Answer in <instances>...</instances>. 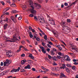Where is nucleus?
Here are the masks:
<instances>
[{
    "label": "nucleus",
    "mask_w": 78,
    "mask_h": 78,
    "mask_svg": "<svg viewBox=\"0 0 78 78\" xmlns=\"http://www.w3.org/2000/svg\"><path fill=\"white\" fill-rule=\"evenodd\" d=\"M27 62V60H22L21 62V64L22 65L25 63V62Z\"/></svg>",
    "instance_id": "19"
},
{
    "label": "nucleus",
    "mask_w": 78,
    "mask_h": 78,
    "mask_svg": "<svg viewBox=\"0 0 78 78\" xmlns=\"http://www.w3.org/2000/svg\"><path fill=\"white\" fill-rule=\"evenodd\" d=\"M60 75L61 76L60 77V78H62V77H65V76H66L62 73H60Z\"/></svg>",
    "instance_id": "21"
},
{
    "label": "nucleus",
    "mask_w": 78,
    "mask_h": 78,
    "mask_svg": "<svg viewBox=\"0 0 78 78\" xmlns=\"http://www.w3.org/2000/svg\"><path fill=\"white\" fill-rule=\"evenodd\" d=\"M48 58L49 59H51V56H50V55H48Z\"/></svg>",
    "instance_id": "41"
},
{
    "label": "nucleus",
    "mask_w": 78,
    "mask_h": 78,
    "mask_svg": "<svg viewBox=\"0 0 78 78\" xmlns=\"http://www.w3.org/2000/svg\"><path fill=\"white\" fill-rule=\"evenodd\" d=\"M66 70L68 73H70V69H69V68H66Z\"/></svg>",
    "instance_id": "20"
},
{
    "label": "nucleus",
    "mask_w": 78,
    "mask_h": 78,
    "mask_svg": "<svg viewBox=\"0 0 78 78\" xmlns=\"http://www.w3.org/2000/svg\"><path fill=\"white\" fill-rule=\"evenodd\" d=\"M11 40L12 41L8 40L7 41L9 42H14L16 41H19V40H18L16 37V35L13 36V38H12Z\"/></svg>",
    "instance_id": "2"
},
{
    "label": "nucleus",
    "mask_w": 78,
    "mask_h": 78,
    "mask_svg": "<svg viewBox=\"0 0 78 78\" xmlns=\"http://www.w3.org/2000/svg\"><path fill=\"white\" fill-rule=\"evenodd\" d=\"M62 67L66 68V65H65V64H62Z\"/></svg>",
    "instance_id": "53"
},
{
    "label": "nucleus",
    "mask_w": 78,
    "mask_h": 78,
    "mask_svg": "<svg viewBox=\"0 0 78 78\" xmlns=\"http://www.w3.org/2000/svg\"><path fill=\"white\" fill-rule=\"evenodd\" d=\"M29 28L30 30H32V28L31 27V26H29Z\"/></svg>",
    "instance_id": "57"
},
{
    "label": "nucleus",
    "mask_w": 78,
    "mask_h": 78,
    "mask_svg": "<svg viewBox=\"0 0 78 78\" xmlns=\"http://www.w3.org/2000/svg\"><path fill=\"white\" fill-rule=\"evenodd\" d=\"M25 56V55L24 54H23L22 55H21V57H24V56Z\"/></svg>",
    "instance_id": "51"
},
{
    "label": "nucleus",
    "mask_w": 78,
    "mask_h": 78,
    "mask_svg": "<svg viewBox=\"0 0 78 78\" xmlns=\"http://www.w3.org/2000/svg\"><path fill=\"white\" fill-rule=\"evenodd\" d=\"M37 41H40V38H37Z\"/></svg>",
    "instance_id": "59"
},
{
    "label": "nucleus",
    "mask_w": 78,
    "mask_h": 78,
    "mask_svg": "<svg viewBox=\"0 0 78 78\" xmlns=\"http://www.w3.org/2000/svg\"><path fill=\"white\" fill-rule=\"evenodd\" d=\"M51 75H52V76H54V75H56V74L53 73L52 72L50 73Z\"/></svg>",
    "instance_id": "28"
},
{
    "label": "nucleus",
    "mask_w": 78,
    "mask_h": 78,
    "mask_svg": "<svg viewBox=\"0 0 78 78\" xmlns=\"http://www.w3.org/2000/svg\"><path fill=\"white\" fill-rule=\"evenodd\" d=\"M25 22L27 23L28 24V20H27V19H26L25 20Z\"/></svg>",
    "instance_id": "47"
},
{
    "label": "nucleus",
    "mask_w": 78,
    "mask_h": 78,
    "mask_svg": "<svg viewBox=\"0 0 78 78\" xmlns=\"http://www.w3.org/2000/svg\"><path fill=\"white\" fill-rule=\"evenodd\" d=\"M38 19L39 20V21L40 22V24L44 23H45V20L43 17L41 18L40 16H39Z\"/></svg>",
    "instance_id": "3"
},
{
    "label": "nucleus",
    "mask_w": 78,
    "mask_h": 78,
    "mask_svg": "<svg viewBox=\"0 0 78 78\" xmlns=\"http://www.w3.org/2000/svg\"><path fill=\"white\" fill-rule=\"evenodd\" d=\"M48 43L49 44H50V45H52L53 44V43H51V42H49Z\"/></svg>",
    "instance_id": "64"
},
{
    "label": "nucleus",
    "mask_w": 78,
    "mask_h": 78,
    "mask_svg": "<svg viewBox=\"0 0 78 78\" xmlns=\"http://www.w3.org/2000/svg\"><path fill=\"white\" fill-rule=\"evenodd\" d=\"M40 32H41V33L42 34H43V35H45V33H44V32H43V31L41 30L40 31Z\"/></svg>",
    "instance_id": "55"
},
{
    "label": "nucleus",
    "mask_w": 78,
    "mask_h": 78,
    "mask_svg": "<svg viewBox=\"0 0 78 78\" xmlns=\"http://www.w3.org/2000/svg\"><path fill=\"white\" fill-rule=\"evenodd\" d=\"M21 51V49L19 48V50H18L16 51V53H19V51Z\"/></svg>",
    "instance_id": "46"
},
{
    "label": "nucleus",
    "mask_w": 78,
    "mask_h": 78,
    "mask_svg": "<svg viewBox=\"0 0 78 78\" xmlns=\"http://www.w3.org/2000/svg\"><path fill=\"white\" fill-rule=\"evenodd\" d=\"M21 72H25V70H24L23 69H21L20 70Z\"/></svg>",
    "instance_id": "31"
},
{
    "label": "nucleus",
    "mask_w": 78,
    "mask_h": 78,
    "mask_svg": "<svg viewBox=\"0 0 78 78\" xmlns=\"http://www.w3.org/2000/svg\"><path fill=\"white\" fill-rule=\"evenodd\" d=\"M40 48L42 49V51L43 53H44V54H45V53H46V51H45V49L44 48V47H40Z\"/></svg>",
    "instance_id": "10"
},
{
    "label": "nucleus",
    "mask_w": 78,
    "mask_h": 78,
    "mask_svg": "<svg viewBox=\"0 0 78 78\" xmlns=\"http://www.w3.org/2000/svg\"><path fill=\"white\" fill-rule=\"evenodd\" d=\"M27 8V6L25 5H24L23 6L22 9H25Z\"/></svg>",
    "instance_id": "25"
},
{
    "label": "nucleus",
    "mask_w": 78,
    "mask_h": 78,
    "mask_svg": "<svg viewBox=\"0 0 78 78\" xmlns=\"http://www.w3.org/2000/svg\"><path fill=\"white\" fill-rule=\"evenodd\" d=\"M11 55H12V56L10 57H14V56H15V54L12 52Z\"/></svg>",
    "instance_id": "30"
},
{
    "label": "nucleus",
    "mask_w": 78,
    "mask_h": 78,
    "mask_svg": "<svg viewBox=\"0 0 78 78\" xmlns=\"http://www.w3.org/2000/svg\"><path fill=\"white\" fill-rule=\"evenodd\" d=\"M49 23H51L52 25H55V21L53 20L52 19H49Z\"/></svg>",
    "instance_id": "6"
},
{
    "label": "nucleus",
    "mask_w": 78,
    "mask_h": 78,
    "mask_svg": "<svg viewBox=\"0 0 78 78\" xmlns=\"http://www.w3.org/2000/svg\"><path fill=\"white\" fill-rule=\"evenodd\" d=\"M32 56L33 55H32L31 54H30L29 55V58H31Z\"/></svg>",
    "instance_id": "63"
},
{
    "label": "nucleus",
    "mask_w": 78,
    "mask_h": 78,
    "mask_svg": "<svg viewBox=\"0 0 78 78\" xmlns=\"http://www.w3.org/2000/svg\"><path fill=\"white\" fill-rule=\"evenodd\" d=\"M77 2H78V0L76 1L75 2L73 3L72 4L73 5H75V3H76Z\"/></svg>",
    "instance_id": "50"
},
{
    "label": "nucleus",
    "mask_w": 78,
    "mask_h": 78,
    "mask_svg": "<svg viewBox=\"0 0 78 78\" xmlns=\"http://www.w3.org/2000/svg\"><path fill=\"white\" fill-rule=\"evenodd\" d=\"M24 69H30L31 68H30V65H28L27 66H26L25 67Z\"/></svg>",
    "instance_id": "14"
},
{
    "label": "nucleus",
    "mask_w": 78,
    "mask_h": 78,
    "mask_svg": "<svg viewBox=\"0 0 78 78\" xmlns=\"http://www.w3.org/2000/svg\"><path fill=\"white\" fill-rule=\"evenodd\" d=\"M47 51H48V52H49L50 51V48H48L47 49Z\"/></svg>",
    "instance_id": "60"
},
{
    "label": "nucleus",
    "mask_w": 78,
    "mask_h": 78,
    "mask_svg": "<svg viewBox=\"0 0 78 78\" xmlns=\"http://www.w3.org/2000/svg\"><path fill=\"white\" fill-rule=\"evenodd\" d=\"M61 25L62 26L63 28H66V22H62L61 23Z\"/></svg>",
    "instance_id": "11"
},
{
    "label": "nucleus",
    "mask_w": 78,
    "mask_h": 78,
    "mask_svg": "<svg viewBox=\"0 0 78 78\" xmlns=\"http://www.w3.org/2000/svg\"><path fill=\"white\" fill-rule=\"evenodd\" d=\"M1 3L2 5H5V2H4L3 1L1 2Z\"/></svg>",
    "instance_id": "58"
},
{
    "label": "nucleus",
    "mask_w": 78,
    "mask_h": 78,
    "mask_svg": "<svg viewBox=\"0 0 78 78\" xmlns=\"http://www.w3.org/2000/svg\"><path fill=\"white\" fill-rule=\"evenodd\" d=\"M52 65L53 66H57L58 65V64H57V63H56V62H54L52 63Z\"/></svg>",
    "instance_id": "35"
},
{
    "label": "nucleus",
    "mask_w": 78,
    "mask_h": 78,
    "mask_svg": "<svg viewBox=\"0 0 78 78\" xmlns=\"http://www.w3.org/2000/svg\"><path fill=\"white\" fill-rule=\"evenodd\" d=\"M51 54V55H55V53L53 51H50Z\"/></svg>",
    "instance_id": "24"
},
{
    "label": "nucleus",
    "mask_w": 78,
    "mask_h": 78,
    "mask_svg": "<svg viewBox=\"0 0 78 78\" xmlns=\"http://www.w3.org/2000/svg\"><path fill=\"white\" fill-rule=\"evenodd\" d=\"M66 56H64V57H62V62H64L66 60Z\"/></svg>",
    "instance_id": "13"
},
{
    "label": "nucleus",
    "mask_w": 78,
    "mask_h": 78,
    "mask_svg": "<svg viewBox=\"0 0 78 78\" xmlns=\"http://www.w3.org/2000/svg\"><path fill=\"white\" fill-rule=\"evenodd\" d=\"M67 21L68 22H69V23H70V22H71V20L70 19H67Z\"/></svg>",
    "instance_id": "40"
},
{
    "label": "nucleus",
    "mask_w": 78,
    "mask_h": 78,
    "mask_svg": "<svg viewBox=\"0 0 78 78\" xmlns=\"http://www.w3.org/2000/svg\"><path fill=\"white\" fill-rule=\"evenodd\" d=\"M34 5V6H35L37 9H39L40 8H41V6L40 5L37 4L36 3H35Z\"/></svg>",
    "instance_id": "7"
},
{
    "label": "nucleus",
    "mask_w": 78,
    "mask_h": 78,
    "mask_svg": "<svg viewBox=\"0 0 78 78\" xmlns=\"http://www.w3.org/2000/svg\"><path fill=\"white\" fill-rule=\"evenodd\" d=\"M12 53V52L11 51H8L6 52V56L9 58H11V57L12 56V55H11Z\"/></svg>",
    "instance_id": "4"
},
{
    "label": "nucleus",
    "mask_w": 78,
    "mask_h": 78,
    "mask_svg": "<svg viewBox=\"0 0 78 78\" xmlns=\"http://www.w3.org/2000/svg\"><path fill=\"white\" fill-rule=\"evenodd\" d=\"M12 20L15 23L16 22V20L15 18Z\"/></svg>",
    "instance_id": "56"
},
{
    "label": "nucleus",
    "mask_w": 78,
    "mask_h": 78,
    "mask_svg": "<svg viewBox=\"0 0 78 78\" xmlns=\"http://www.w3.org/2000/svg\"><path fill=\"white\" fill-rule=\"evenodd\" d=\"M11 6L16 7V4H15L13 3L11 5Z\"/></svg>",
    "instance_id": "27"
},
{
    "label": "nucleus",
    "mask_w": 78,
    "mask_h": 78,
    "mask_svg": "<svg viewBox=\"0 0 78 78\" xmlns=\"http://www.w3.org/2000/svg\"><path fill=\"white\" fill-rule=\"evenodd\" d=\"M8 18H6V20H2V18H0V23L2 24V23H3V22H6H6H8Z\"/></svg>",
    "instance_id": "8"
},
{
    "label": "nucleus",
    "mask_w": 78,
    "mask_h": 78,
    "mask_svg": "<svg viewBox=\"0 0 78 78\" xmlns=\"http://www.w3.org/2000/svg\"><path fill=\"white\" fill-rule=\"evenodd\" d=\"M34 19L35 20H37V17L36 16H34Z\"/></svg>",
    "instance_id": "42"
},
{
    "label": "nucleus",
    "mask_w": 78,
    "mask_h": 78,
    "mask_svg": "<svg viewBox=\"0 0 78 78\" xmlns=\"http://www.w3.org/2000/svg\"><path fill=\"white\" fill-rule=\"evenodd\" d=\"M64 5L65 6H67L68 5V4H67V3L65 2L64 4Z\"/></svg>",
    "instance_id": "61"
},
{
    "label": "nucleus",
    "mask_w": 78,
    "mask_h": 78,
    "mask_svg": "<svg viewBox=\"0 0 78 78\" xmlns=\"http://www.w3.org/2000/svg\"><path fill=\"white\" fill-rule=\"evenodd\" d=\"M9 61H9V60L8 59L6 60L5 62L4 63V66H8L9 64H10Z\"/></svg>",
    "instance_id": "5"
},
{
    "label": "nucleus",
    "mask_w": 78,
    "mask_h": 78,
    "mask_svg": "<svg viewBox=\"0 0 78 78\" xmlns=\"http://www.w3.org/2000/svg\"><path fill=\"white\" fill-rule=\"evenodd\" d=\"M44 39H45V40H47V35H45L44 36Z\"/></svg>",
    "instance_id": "37"
},
{
    "label": "nucleus",
    "mask_w": 78,
    "mask_h": 78,
    "mask_svg": "<svg viewBox=\"0 0 78 78\" xmlns=\"http://www.w3.org/2000/svg\"><path fill=\"white\" fill-rule=\"evenodd\" d=\"M5 43L2 44L0 46H1L0 47L1 48L3 47H5V46H4V45H5Z\"/></svg>",
    "instance_id": "29"
},
{
    "label": "nucleus",
    "mask_w": 78,
    "mask_h": 78,
    "mask_svg": "<svg viewBox=\"0 0 78 78\" xmlns=\"http://www.w3.org/2000/svg\"><path fill=\"white\" fill-rule=\"evenodd\" d=\"M55 46L56 47H57V48H59V47H60V45H58V44H55Z\"/></svg>",
    "instance_id": "48"
},
{
    "label": "nucleus",
    "mask_w": 78,
    "mask_h": 78,
    "mask_svg": "<svg viewBox=\"0 0 78 78\" xmlns=\"http://www.w3.org/2000/svg\"><path fill=\"white\" fill-rule=\"evenodd\" d=\"M72 69L73 70H75V66H73L72 67Z\"/></svg>",
    "instance_id": "45"
},
{
    "label": "nucleus",
    "mask_w": 78,
    "mask_h": 78,
    "mask_svg": "<svg viewBox=\"0 0 78 78\" xmlns=\"http://www.w3.org/2000/svg\"><path fill=\"white\" fill-rule=\"evenodd\" d=\"M52 58L53 60H54V61H58V60L56 59H57V57H56V56H54V57H52Z\"/></svg>",
    "instance_id": "18"
},
{
    "label": "nucleus",
    "mask_w": 78,
    "mask_h": 78,
    "mask_svg": "<svg viewBox=\"0 0 78 78\" xmlns=\"http://www.w3.org/2000/svg\"><path fill=\"white\" fill-rule=\"evenodd\" d=\"M6 2L9 3H11V2L9 0H7Z\"/></svg>",
    "instance_id": "52"
},
{
    "label": "nucleus",
    "mask_w": 78,
    "mask_h": 78,
    "mask_svg": "<svg viewBox=\"0 0 78 78\" xmlns=\"http://www.w3.org/2000/svg\"><path fill=\"white\" fill-rule=\"evenodd\" d=\"M21 42L23 45H24V44H25V41H21Z\"/></svg>",
    "instance_id": "36"
},
{
    "label": "nucleus",
    "mask_w": 78,
    "mask_h": 78,
    "mask_svg": "<svg viewBox=\"0 0 78 78\" xmlns=\"http://www.w3.org/2000/svg\"><path fill=\"white\" fill-rule=\"evenodd\" d=\"M19 70H20V67H19L18 69H13L12 70L11 72H19Z\"/></svg>",
    "instance_id": "9"
},
{
    "label": "nucleus",
    "mask_w": 78,
    "mask_h": 78,
    "mask_svg": "<svg viewBox=\"0 0 78 78\" xmlns=\"http://www.w3.org/2000/svg\"><path fill=\"white\" fill-rule=\"evenodd\" d=\"M41 68L43 70H45V71H47V72H48V69L45 68L43 66H42Z\"/></svg>",
    "instance_id": "17"
},
{
    "label": "nucleus",
    "mask_w": 78,
    "mask_h": 78,
    "mask_svg": "<svg viewBox=\"0 0 78 78\" xmlns=\"http://www.w3.org/2000/svg\"><path fill=\"white\" fill-rule=\"evenodd\" d=\"M51 70H52V71H55V70H56V67H53L51 68Z\"/></svg>",
    "instance_id": "22"
},
{
    "label": "nucleus",
    "mask_w": 78,
    "mask_h": 78,
    "mask_svg": "<svg viewBox=\"0 0 78 78\" xmlns=\"http://www.w3.org/2000/svg\"><path fill=\"white\" fill-rule=\"evenodd\" d=\"M16 10H13L12 11V13H16Z\"/></svg>",
    "instance_id": "34"
},
{
    "label": "nucleus",
    "mask_w": 78,
    "mask_h": 78,
    "mask_svg": "<svg viewBox=\"0 0 78 78\" xmlns=\"http://www.w3.org/2000/svg\"><path fill=\"white\" fill-rule=\"evenodd\" d=\"M8 27V24L7 23H5L4 25V30H6L7 28Z\"/></svg>",
    "instance_id": "16"
},
{
    "label": "nucleus",
    "mask_w": 78,
    "mask_h": 78,
    "mask_svg": "<svg viewBox=\"0 0 78 78\" xmlns=\"http://www.w3.org/2000/svg\"><path fill=\"white\" fill-rule=\"evenodd\" d=\"M66 57L67 58H66V61H70V58H69V57L68 55H66Z\"/></svg>",
    "instance_id": "12"
},
{
    "label": "nucleus",
    "mask_w": 78,
    "mask_h": 78,
    "mask_svg": "<svg viewBox=\"0 0 78 78\" xmlns=\"http://www.w3.org/2000/svg\"><path fill=\"white\" fill-rule=\"evenodd\" d=\"M29 2L30 3V7L32 9H30V12L32 14H33L34 15H36V11L34 9V8L33 6V1L32 0H29Z\"/></svg>",
    "instance_id": "1"
},
{
    "label": "nucleus",
    "mask_w": 78,
    "mask_h": 78,
    "mask_svg": "<svg viewBox=\"0 0 78 78\" xmlns=\"http://www.w3.org/2000/svg\"><path fill=\"white\" fill-rule=\"evenodd\" d=\"M57 58L58 59H61V56H60L59 55H57Z\"/></svg>",
    "instance_id": "39"
},
{
    "label": "nucleus",
    "mask_w": 78,
    "mask_h": 78,
    "mask_svg": "<svg viewBox=\"0 0 78 78\" xmlns=\"http://www.w3.org/2000/svg\"><path fill=\"white\" fill-rule=\"evenodd\" d=\"M74 65H78V63L76 62H74Z\"/></svg>",
    "instance_id": "62"
},
{
    "label": "nucleus",
    "mask_w": 78,
    "mask_h": 78,
    "mask_svg": "<svg viewBox=\"0 0 78 78\" xmlns=\"http://www.w3.org/2000/svg\"><path fill=\"white\" fill-rule=\"evenodd\" d=\"M58 55H59V56H64V53H62L61 52H58Z\"/></svg>",
    "instance_id": "23"
},
{
    "label": "nucleus",
    "mask_w": 78,
    "mask_h": 78,
    "mask_svg": "<svg viewBox=\"0 0 78 78\" xmlns=\"http://www.w3.org/2000/svg\"><path fill=\"white\" fill-rule=\"evenodd\" d=\"M27 32H28L30 34L29 36L30 37H31V38H32V37H33V36L32 35V33L31 32L28 31H27Z\"/></svg>",
    "instance_id": "15"
},
{
    "label": "nucleus",
    "mask_w": 78,
    "mask_h": 78,
    "mask_svg": "<svg viewBox=\"0 0 78 78\" xmlns=\"http://www.w3.org/2000/svg\"><path fill=\"white\" fill-rule=\"evenodd\" d=\"M66 66L68 67H72V65L68 64H67L66 65Z\"/></svg>",
    "instance_id": "26"
},
{
    "label": "nucleus",
    "mask_w": 78,
    "mask_h": 78,
    "mask_svg": "<svg viewBox=\"0 0 78 78\" xmlns=\"http://www.w3.org/2000/svg\"><path fill=\"white\" fill-rule=\"evenodd\" d=\"M32 70L34 72V71H36V69L35 68H33L32 69Z\"/></svg>",
    "instance_id": "49"
},
{
    "label": "nucleus",
    "mask_w": 78,
    "mask_h": 78,
    "mask_svg": "<svg viewBox=\"0 0 78 78\" xmlns=\"http://www.w3.org/2000/svg\"><path fill=\"white\" fill-rule=\"evenodd\" d=\"M58 48H59V50H60V51H61V50H62V47H59Z\"/></svg>",
    "instance_id": "54"
},
{
    "label": "nucleus",
    "mask_w": 78,
    "mask_h": 78,
    "mask_svg": "<svg viewBox=\"0 0 78 78\" xmlns=\"http://www.w3.org/2000/svg\"><path fill=\"white\" fill-rule=\"evenodd\" d=\"M29 17H33L34 16V15L33 14H31L29 16Z\"/></svg>",
    "instance_id": "44"
},
{
    "label": "nucleus",
    "mask_w": 78,
    "mask_h": 78,
    "mask_svg": "<svg viewBox=\"0 0 78 78\" xmlns=\"http://www.w3.org/2000/svg\"><path fill=\"white\" fill-rule=\"evenodd\" d=\"M11 18L12 20H13L15 19V17H14L13 16H11Z\"/></svg>",
    "instance_id": "43"
},
{
    "label": "nucleus",
    "mask_w": 78,
    "mask_h": 78,
    "mask_svg": "<svg viewBox=\"0 0 78 78\" xmlns=\"http://www.w3.org/2000/svg\"><path fill=\"white\" fill-rule=\"evenodd\" d=\"M9 9H10V8H6L5 9V11H7L8 10H9Z\"/></svg>",
    "instance_id": "38"
},
{
    "label": "nucleus",
    "mask_w": 78,
    "mask_h": 78,
    "mask_svg": "<svg viewBox=\"0 0 78 78\" xmlns=\"http://www.w3.org/2000/svg\"><path fill=\"white\" fill-rule=\"evenodd\" d=\"M3 39L4 40H6L8 39V38H7V37H6V36H3Z\"/></svg>",
    "instance_id": "32"
},
{
    "label": "nucleus",
    "mask_w": 78,
    "mask_h": 78,
    "mask_svg": "<svg viewBox=\"0 0 78 78\" xmlns=\"http://www.w3.org/2000/svg\"><path fill=\"white\" fill-rule=\"evenodd\" d=\"M27 61L30 63H32L33 62L31 60H28Z\"/></svg>",
    "instance_id": "33"
}]
</instances>
